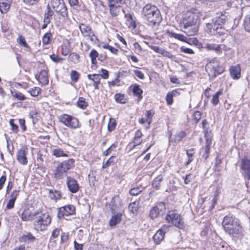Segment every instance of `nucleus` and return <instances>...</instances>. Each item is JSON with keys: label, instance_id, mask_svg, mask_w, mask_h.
I'll use <instances>...</instances> for the list:
<instances>
[{"label": "nucleus", "instance_id": "obj_3", "mask_svg": "<svg viewBox=\"0 0 250 250\" xmlns=\"http://www.w3.org/2000/svg\"><path fill=\"white\" fill-rule=\"evenodd\" d=\"M142 14L143 18L152 25L160 23L162 19L159 9L150 4H147L143 8Z\"/></svg>", "mask_w": 250, "mask_h": 250}, {"label": "nucleus", "instance_id": "obj_47", "mask_svg": "<svg viewBox=\"0 0 250 250\" xmlns=\"http://www.w3.org/2000/svg\"><path fill=\"white\" fill-rule=\"evenodd\" d=\"M41 91V89L38 87H35L33 88H31L29 90V93L33 97H36L38 96Z\"/></svg>", "mask_w": 250, "mask_h": 250}, {"label": "nucleus", "instance_id": "obj_44", "mask_svg": "<svg viewBox=\"0 0 250 250\" xmlns=\"http://www.w3.org/2000/svg\"><path fill=\"white\" fill-rule=\"evenodd\" d=\"M117 125L116 121L114 119L110 118L108 124V130L109 131H112L115 129Z\"/></svg>", "mask_w": 250, "mask_h": 250}, {"label": "nucleus", "instance_id": "obj_38", "mask_svg": "<svg viewBox=\"0 0 250 250\" xmlns=\"http://www.w3.org/2000/svg\"><path fill=\"white\" fill-rule=\"evenodd\" d=\"M98 52L95 49H92L90 52L89 56L91 58L92 64H95L96 63V58L98 56Z\"/></svg>", "mask_w": 250, "mask_h": 250}, {"label": "nucleus", "instance_id": "obj_36", "mask_svg": "<svg viewBox=\"0 0 250 250\" xmlns=\"http://www.w3.org/2000/svg\"><path fill=\"white\" fill-rule=\"evenodd\" d=\"M163 181V177L161 175L158 176L152 182V186L156 189H159L161 186V183Z\"/></svg>", "mask_w": 250, "mask_h": 250}, {"label": "nucleus", "instance_id": "obj_12", "mask_svg": "<svg viewBox=\"0 0 250 250\" xmlns=\"http://www.w3.org/2000/svg\"><path fill=\"white\" fill-rule=\"evenodd\" d=\"M75 208L74 206L68 205L58 209L57 216L59 219L63 216H68L73 214L75 212Z\"/></svg>", "mask_w": 250, "mask_h": 250}, {"label": "nucleus", "instance_id": "obj_63", "mask_svg": "<svg viewBox=\"0 0 250 250\" xmlns=\"http://www.w3.org/2000/svg\"><path fill=\"white\" fill-rule=\"evenodd\" d=\"M150 48L153 50L155 52L162 54V52L164 49L160 48L159 46L151 45Z\"/></svg>", "mask_w": 250, "mask_h": 250}, {"label": "nucleus", "instance_id": "obj_30", "mask_svg": "<svg viewBox=\"0 0 250 250\" xmlns=\"http://www.w3.org/2000/svg\"><path fill=\"white\" fill-rule=\"evenodd\" d=\"M52 154L56 157L67 156L66 153L64 152L63 150L60 148H54L52 151Z\"/></svg>", "mask_w": 250, "mask_h": 250}, {"label": "nucleus", "instance_id": "obj_34", "mask_svg": "<svg viewBox=\"0 0 250 250\" xmlns=\"http://www.w3.org/2000/svg\"><path fill=\"white\" fill-rule=\"evenodd\" d=\"M49 198L52 200H57L61 197V193L60 191L55 190H50L49 194Z\"/></svg>", "mask_w": 250, "mask_h": 250}, {"label": "nucleus", "instance_id": "obj_45", "mask_svg": "<svg viewBox=\"0 0 250 250\" xmlns=\"http://www.w3.org/2000/svg\"><path fill=\"white\" fill-rule=\"evenodd\" d=\"M12 94L13 97L18 100L23 101L26 99V97L24 96V95L20 92L15 91L14 92H12Z\"/></svg>", "mask_w": 250, "mask_h": 250}, {"label": "nucleus", "instance_id": "obj_49", "mask_svg": "<svg viewBox=\"0 0 250 250\" xmlns=\"http://www.w3.org/2000/svg\"><path fill=\"white\" fill-rule=\"evenodd\" d=\"M115 158V156H111L108 160H107L105 163H104L102 166V168L104 169L108 167L109 166H110L112 164L114 163V161H113V159Z\"/></svg>", "mask_w": 250, "mask_h": 250}, {"label": "nucleus", "instance_id": "obj_5", "mask_svg": "<svg viewBox=\"0 0 250 250\" xmlns=\"http://www.w3.org/2000/svg\"><path fill=\"white\" fill-rule=\"evenodd\" d=\"M199 12L196 9L189 10L184 15L183 20L180 24H186L187 26L194 24H199Z\"/></svg>", "mask_w": 250, "mask_h": 250}, {"label": "nucleus", "instance_id": "obj_15", "mask_svg": "<svg viewBox=\"0 0 250 250\" xmlns=\"http://www.w3.org/2000/svg\"><path fill=\"white\" fill-rule=\"evenodd\" d=\"M66 184L69 190L71 192L75 193L79 191L80 188L79 184L77 181L73 177L67 176Z\"/></svg>", "mask_w": 250, "mask_h": 250}, {"label": "nucleus", "instance_id": "obj_40", "mask_svg": "<svg viewBox=\"0 0 250 250\" xmlns=\"http://www.w3.org/2000/svg\"><path fill=\"white\" fill-rule=\"evenodd\" d=\"M244 22L245 30L250 33V15H247L245 17Z\"/></svg>", "mask_w": 250, "mask_h": 250}, {"label": "nucleus", "instance_id": "obj_2", "mask_svg": "<svg viewBox=\"0 0 250 250\" xmlns=\"http://www.w3.org/2000/svg\"><path fill=\"white\" fill-rule=\"evenodd\" d=\"M222 224L225 232L231 237L241 238L245 235L244 229L240 220L232 214L226 215Z\"/></svg>", "mask_w": 250, "mask_h": 250}, {"label": "nucleus", "instance_id": "obj_59", "mask_svg": "<svg viewBox=\"0 0 250 250\" xmlns=\"http://www.w3.org/2000/svg\"><path fill=\"white\" fill-rule=\"evenodd\" d=\"M15 201L13 199H10L6 205V208L7 209H10L14 208Z\"/></svg>", "mask_w": 250, "mask_h": 250}, {"label": "nucleus", "instance_id": "obj_55", "mask_svg": "<svg viewBox=\"0 0 250 250\" xmlns=\"http://www.w3.org/2000/svg\"><path fill=\"white\" fill-rule=\"evenodd\" d=\"M162 55H163L164 57H167L169 59H171V60H173L174 59H175V56L171 54L169 52L165 50V49H163V52H162Z\"/></svg>", "mask_w": 250, "mask_h": 250}, {"label": "nucleus", "instance_id": "obj_29", "mask_svg": "<svg viewBox=\"0 0 250 250\" xmlns=\"http://www.w3.org/2000/svg\"><path fill=\"white\" fill-rule=\"evenodd\" d=\"M88 78L93 82V86L95 89H98V84L100 83V76L98 74L88 75Z\"/></svg>", "mask_w": 250, "mask_h": 250}, {"label": "nucleus", "instance_id": "obj_53", "mask_svg": "<svg viewBox=\"0 0 250 250\" xmlns=\"http://www.w3.org/2000/svg\"><path fill=\"white\" fill-rule=\"evenodd\" d=\"M193 116L195 123L197 124L201 118V113L200 111H196L194 112Z\"/></svg>", "mask_w": 250, "mask_h": 250}, {"label": "nucleus", "instance_id": "obj_33", "mask_svg": "<svg viewBox=\"0 0 250 250\" xmlns=\"http://www.w3.org/2000/svg\"><path fill=\"white\" fill-rule=\"evenodd\" d=\"M178 92L176 90H172L167 95L166 100L167 104L171 105L173 103V97L176 96Z\"/></svg>", "mask_w": 250, "mask_h": 250}, {"label": "nucleus", "instance_id": "obj_39", "mask_svg": "<svg viewBox=\"0 0 250 250\" xmlns=\"http://www.w3.org/2000/svg\"><path fill=\"white\" fill-rule=\"evenodd\" d=\"M143 189L144 188L142 187H137L135 188H133L130 189L129 193L132 196H136L140 193L142 191Z\"/></svg>", "mask_w": 250, "mask_h": 250}, {"label": "nucleus", "instance_id": "obj_26", "mask_svg": "<svg viewBox=\"0 0 250 250\" xmlns=\"http://www.w3.org/2000/svg\"><path fill=\"white\" fill-rule=\"evenodd\" d=\"M167 33L170 37L174 38L182 42H188V38L182 34H177L169 31L167 32Z\"/></svg>", "mask_w": 250, "mask_h": 250}, {"label": "nucleus", "instance_id": "obj_64", "mask_svg": "<svg viewBox=\"0 0 250 250\" xmlns=\"http://www.w3.org/2000/svg\"><path fill=\"white\" fill-rule=\"evenodd\" d=\"M102 74H101V77L104 79H107L109 77L108 72L107 70L104 69H101Z\"/></svg>", "mask_w": 250, "mask_h": 250}, {"label": "nucleus", "instance_id": "obj_48", "mask_svg": "<svg viewBox=\"0 0 250 250\" xmlns=\"http://www.w3.org/2000/svg\"><path fill=\"white\" fill-rule=\"evenodd\" d=\"M52 34L50 33H47L44 34L42 39L43 44H47L49 43Z\"/></svg>", "mask_w": 250, "mask_h": 250}, {"label": "nucleus", "instance_id": "obj_28", "mask_svg": "<svg viewBox=\"0 0 250 250\" xmlns=\"http://www.w3.org/2000/svg\"><path fill=\"white\" fill-rule=\"evenodd\" d=\"M165 234L161 230H158L153 237L154 243L156 244H159L161 242L164 240Z\"/></svg>", "mask_w": 250, "mask_h": 250}, {"label": "nucleus", "instance_id": "obj_50", "mask_svg": "<svg viewBox=\"0 0 250 250\" xmlns=\"http://www.w3.org/2000/svg\"><path fill=\"white\" fill-rule=\"evenodd\" d=\"M50 58L52 61L56 63L62 62L63 60L62 58H60L59 56L55 54L51 55Z\"/></svg>", "mask_w": 250, "mask_h": 250}, {"label": "nucleus", "instance_id": "obj_27", "mask_svg": "<svg viewBox=\"0 0 250 250\" xmlns=\"http://www.w3.org/2000/svg\"><path fill=\"white\" fill-rule=\"evenodd\" d=\"M132 92L134 95L137 96L138 98V101L141 100L143 98L142 94L143 92V90L140 88L138 84H135L132 88Z\"/></svg>", "mask_w": 250, "mask_h": 250}, {"label": "nucleus", "instance_id": "obj_37", "mask_svg": "<svg viewBox=\"0 0 250 250\" xmlns=\"http://www.w3.org/2000/svg\"><path fill=\"white\" fill-rule=\"evenodd\" d=\"M77 105L80 108L84 109L88 106V104L85 102V99L84 98L80 97L77 102Z\"/></svg>", "mask_w": 250, "mask_h": 250}, {"label": "nucleus", "instance_id": "obj_52", "mask_svg": "<svg viewBox=\"0 0 250 250\" xmlns=\"http://www.w3.org/2000/svg\"><path fill=\"white\" fill-rule=\"evenodd\" d=\"M146 116L147 117V119H146V121L148 123V126H149L152 120V117L154 115V113L152 112L151 110L146 111Z\"/></svg>", "mask_w": 250, "mask_h": 250}, {"label": "nucleus", "instance_id": "obj_24", "mask_svg": "<svg viewBox=\"0 0 250 250\" xmlns=\"http://www.w3.org/2000/svg\"><path fill=\"white\" fill-rule=\"evenodd\" d=\"M222 45L216 43H207L205 48L209 51H214L216 53L220 54L222 53Z\"/></svg>", "mask_w": 250, "mask_h": 250}, {"label": "nucleus", "instance_id": "obj_60", "mask_svg": "<svg viewBox=\"0 0 250 250\" xmlns=\"http://www.w3.org/2000/svg\"><path fill=\"white\" fill-rule=\"evenodd\" d=\"M19 190H14L11 194L10 199L16 201L17 197L19 195Z\"/></svg>", "mask_w": 250, "mask_h": 250}, {"label": "nucleus", "instance_id": "obj_19", "mask_svg": "<svg viewBox=\"0 0 250 250\" xmlns=\"http://www.w3.org/2000/svg\"><path fill=\"white\" fill-rule=\"evenodd\" d=\"M36 79L42 85H46L48 84L49 79L48 77L47 72L44 70H42L39 74L35 75Z\"/></svg>", "mask_w": 250, "mask_h": 250}, {"label": "nucleus", "instance_id": "obj_25", "mask_svg": "<svg viewBox=\"0 0 250 250\" xmlns=\"http://www.w3.org/2000/svg\"><path fill=\"white\" fill-rule=\"evenodd\" d=\"M56 13H59L62 17L65 18L68 16V11L64 1H62L61 5L54 10Z\"/></svg>", "mask_w": 250, "mask_h": 250}, {"label": "nucleus", "instance_id": "obj_20", "mask_svg": "<svg viewBox=\"0 0 250 250\" xmlns=\"http://www.w3.org/2000/svg\"><path fill=\"white\" fill-rule=\"evenodd\" d=\"M231 77L234 80H237L241 77V67L239 64L231 66L229 68Z\"/></svg>", "mask_w": 250, "mask_h": 250}, {"label": "nucleus", "instance_id": "obj_22", "mask_svg": "<svg viewBox=\"0 0 250 250\" xmlns=\"http://www.w3.org/2000/svg\"><path fill=\"white\" fill-rule=\"evenodd\" d=\"M115 214L113 215L110 218L109 221V225L110 227H114L120 223L122 220V217L123 216V214L122 212H118L117 214L114 213Z\"/></svg>", "mask_w": 250, "mask_h": 250}, {"label": "nucleus", "instance_id": "obj_1", "mask_svg": "<svg viewBox=\"0 0 250 250\" xmlns=\"http://www.w3.org/2000/svg\"><path fill=\"white\" fill-rule=\"evenodd\" d=\"M234 18L225 11L215 13L211 20L206 23V26L209 33L211 35L223 34L222 25L229 29L232 28Z\"/></svg>", "mask_w": 250, "mask_h": 250}, {"label": "nucleus", "instance_id": "obj_23", "mask_svg": "<svg viewBox=\"0 0 250 250\" xmlns=\"http://www.w3.org/2000/svg\"><path fill=\"white\" fill-rule=\"evenodd\" d=\"M11 0H0V11L2 14L7 12L10 8Z\"/></svg>", "mask_w": 250, "mask_h": 250}, {"label": "nucleus", "instance_id": "obj_58", "mask_svg": "<svg viewBox=\"0 0 250 250\" xmlns=\"http://www.w3.org/2000/svg\"><path fill=\"white\" fill-rule=\"evenodd\" d=\"M10 124L11 126V129L12 131L15 133H17L18 131V126L14 123V120L11 119L10 120Z\"/></svg>", "mask_w": 250, "mask_h": 250}, {"label": "nucleus", "instance_id": "obj_43", "mask_svg": "<svg viewBox=\"0 0 250 250\" xmlns=\"http://www.w3.org/2000/svg\"><path fill=\"white\" fill-rule=\"evenodd\" d=\"M138 209V204L136 202H134L129 204L128 206V209L132 213H135L137 212Z\"/></svg>", "mask_w": 250, "mask_h": 250}, {"label": "nucleus", "instance_id": "obj_8", "mask_svg": "<svg viewBox=\"0 0 250 250\" xmlns=\"http://www.w3.org/2000/svg\"><path fill=\"white\" fill-rule=\"evenodd\" d=\"M59 121L64 125L72 129L80 127L78 119L73 116L66 114H63L59 117Z\"/></svg>", "mask_w": 250, "mask_h": 250}, {"label": "nucleus", "instance_id": "obj_9", "mask_svg": "<svg viewBox=\"0 0 250 250\" xmlns=\"http://www.w3.org/2000/svg\"><path fill=\"white\" fill-rule=\"evenodd\" d=\"M51 222V219L48 214H42L35 221L34 228L37 231H43L46 229Z\"/></svg>", "mask_w": 250, "mask_h": 250}, {"label": "nucleus", "instance_id": "obj_56", "mask_svg": "<svg viewBox=\"0 0 250 250\" xmlns=\"http://www.w3.org/2000/svg\"><path fill=\"white\" fill-rule=\"evenodd\" d=\"M194 179V176L191 174H187L185 178L184 183L188 184Z\"/></svg>", "mask_w": 250, "mask_h": 250}, {"label": "nucleus", "instance_id": "obj_14", "mask_svg": "<svg viewBox=\"0 0 250 250\" xmlns=\"http://www.w3.org/2000/svg\"><path fill=\"white\" fill-rule=\"evenodd\" d=\"M199 24H190L186 25V24H180L182 31L184 32L188 36H192L195 35L198 31Z\"/></svg>", "mask_w": 250, "mask_h": 250}, {"label": "nucleus", "instance_id": "obj_10", "mask_svg": "<svg viewBox=\"0 0 250 250\" xmlns=\"http://www.w3.org/2000/svg\"><path fill=\"white\" fill-rule=\"evenodd\" d=\"M166 211L165 203L159 202L156 204L150 211L149 216L152 219L157 218L158 216L163 215Z\"/></svg>", "mask_w": 250, "mask_h": 250}, {"label": "nucleus", "instance_id": "obj_18", "mask_svg": "<svg viewBox=\"0 0 250 250\" xmlns=\"http://www.w3.org/2000/svg\"><path fill=\"white\" fill-rule=\"evenodd\" d=\"M205 132V138L206 139V144L205 146V153L203 155V157L207 159L208 157L212 140L208 131L206 130Z\"/></svg>", "mask_w": 250, "mask_h": 250}, {"label": "nucleus", "instance_id": "obj_7", "mask_svg": "<svg viewBox=\"0 0 250 250\" xmlns=\"http://www.w3.org/2000/svg\"><path fill=\"white\" fill-rule=\"evenodd\" d=\"M206 69L209 76L212 79L222 74L224 71V68L220 66L219 61L216 59H213L207 64Z\"/></svg>", "mask_w": 250, "mask_h": 250}, {"label": "nucleus", "instance_id": "obj_11", "mask_svg": "<svg viewBox=\"0 0 250 250\" xmlns=\"http://www.w3.org/2000/svg\"><path fill=\"white\" fill-rule=\"evenodd\" d=\"M122 205V201L119 195H116L112 197L108 204L109 208L112 213H116L119 211Z\"/></svg>", "mask_w": 250, "mask_h": 250}, {"label": "nucleus", "instance_id": "obj_41", "mask_svg": "<svg viewBox=\"0 0 250 250\" xmlns=\"http://www.w3.org/2000/svg\"><path fill=\"white\" fill-rule=\"evenodd\" d=\"M222 94V92L221 90L217 91L212 97L211 100V103L214 105H216L219 103V96Z\"/></svg>", "mask_w": 250, "mask_h": 250}, {"label": "nucleus", "instance_id": "obj_62", "mask_svg": "<svg viewBox=\"0 0 250 250\" xmlns=\"http://www.w3.org/2000/svg\"><path fill=\"white\" fill-rule=\"evenodd\" d=\"M134 74L136 77H137L140 79H144V74L140 70H135L134 71Z\"/></svg>", "mask_w": 250, "mask_h": 250}, {"label": "nucleus", "instance_id": "obj_61", "mask_svg": "<svg viewBox=\"0 0 250 250\" xmlns=\"http://www.w3.org/2000/svg\"><path fill=\"white\" fill-rule=\"evenodd\" d=\"M23 239L24 241H26L27 240H30L31 241H34L36 239V238L32 235L31 233H28L26 235L23 236Z\"/></svg>", "mask_w": 250, "mask_h": 250}, {"label": "nucleus", "instance_id": "obj_32", "mask_svg": "<svg viewBox=\"0 0 250 250\" xmlns=\"http://www.w3.org/2000/svg\"><path fill=\"white\" fill-rule=\"evenodd\" d=\"M186 133L185 131H181L176 134L174 138L171 139V142L174 141L175 143H177L180 142L182 139L186 136Z\"/></svg>", "mask_w": 250, "mask_h": 250}, {"label": "nucleus", "instance_id": "obj_13", "mask_svg": "<svg viewBox=\"0 0 250 250\" xmlns=\"http://www.w3.org/2000/svg\"><path fill=\"white\" fill-rule=\"evenodd\" d=\"M28 153V148L26 146H22L18 150L17 154L18 161L21 165H26L28 163L26 155Z\"/></svg>", "mask_w": 250, "mask_h": 250}, {"label": "nucleus", "instance_id": "obj_21", "mask_svg": "<svg viewBox=\"0 0 250 250\" xmlns=\"http://www.w3.org/2000/svg\"><path fill=\"white\" fill-rule=\"evenodd\" d=\"M39 214L38 212L36 211L34 213H31L30 210L28 209H24L21 217L23 221H29L34 219V217Z\"/></svg>", "mask_w": 250, "mask_h": 250}, {"label": "nucleus", "instance_id": "obj_42", "mask_svg": "<svg viewBox=\"0 0 250 250\" xmlns=\"http://www.w3.org/2000/svg\"><path fill=\"white\" fill-rule=\"evenodd\" d=\"M115 99L117 102L121 104H125L126 102L125 99V96L123 94H116L115 95Z\"/></svg>", "mask_w": 250, "mask_h": 250}, {"label": "nucleus", "instance_id": "obj_46", "mask_svg": "<svg viewBox=\"0 0 250 250\" xmlns=\"http://www.w3.org/2000/svg\"><path fill=\"white\" fill-rule=\"evenodd\" d=\"M17 42L19 44H20L21 46H22L25 48H28L29 46L28 45L25 38L22 35H19V38L17 39Z\"/></svg>", "mask_w": 250, "mask_h": 250}, {"label": "nucleus", "instance_id": "obj_17", "mask_svg": "<svg viewBox=\"0 0 250 250\" xmlns=\"http://www.w3.org/2000/svg\"><path fill=\"white\" fill-rule=\"evenodd\" d=\"M79 28L81 33L84 37H88L91 41H94L93 37H95L94 34L89 26L84 24H81L79 26Z\"/></svg>", "mask_w": 250, "mask_h": 250}, {"label": "nucleus", "instance_id": "obj_16", "mask_svg": "<svg viewBox=\"0 0 250 250\" xmlns=\"http://www.w3.org/2000/svg\"><path fill=\"white\" fill-rule=\"evenodd\" d=\"M241 168L243 170L246 176L250 180V158L245 156L241 160Z\"/></svg>", "mask_w": 250, "mask_h": 250}, {"label": "nucleus", "instance_id": "obj_35", "mask_svg": "<svg viewBox=\"0 0 250 250\" xmlns=\"http://www.w3.org/2000/svg\"><path fill=\"white\" fill-rule=\"evenodd\" d=\"M68 59L74 63H77L80 62V56L75 52L69 54Z\"/></svg>", "mask_w": 250, "mask_h": 250}, {"label": "nucleus", "instance_id": "obj_4", "mask_svg": "<svg viewBox=\"0 0 250 250\" xmlns=\"http://www.w3.org/2000/svg\"><path fill=\"white\" fill-rule=\"evenodd\" d=\"M74 160L69 159L57 164L54 170V177L57 180H61L66 176L68 171L74 166Z\"/></svg>", "mask_w": 250, "mask_h": 250}, {"label": "nucleus", "instance_id": "obj_54", "mask_svg": "<svg viewBox=\"0 0 250 250\" xmlns=\"http://www.w3.org/2000/svg\"><path fill=\"white\" fill-rule=\"evenodd\" d=\"M62 1H64L63 0H52L51 2V5L54 10L59 7L61 5Z\"/></svg>", "mask_w": 250, "mask_h": 250}, {"label": "nucleus", "instance_id": "obj_31", "mask_svg": "<svg viewBox=\"0 0 250 250\" xmlns=\"http://www.w3.org/2000/svg\"><path fill=\"white\" fill-rule=\"evenodd\" d=\"M121 7V6L119 5L109 6L111 15L113 17H116L118 15L120 11Z\"/></svg>", "mask_w": 250, "mask_h": 250}, {"label": "nucleus", "instance_id": "obj_6", "mask_svg": "<svg viewBox=\"0 0 250 250\" xmlns=\"http://www.w3.org/2000/svg\"><path fill=\"white\" fill-rule=\"evenodd\" d=\"M166 220L174 226L183 229L185 228V223L181 215L173 210L167 212L166 216Z\"/></svg>", "mask_w": 250, "mask_h": 250}, {"label": "nucleus", "instance_id": "obj_57", "mask_svg": "<svg viewBox=\"0 0 250 250\" xmlns=\"http://www.w3.org/2000/svg\"><path fill=\"white\" fill-rule=\"evenodd\" d=\"M181 50L182 52L188 54H192L194 53L193 51L191 49L185 46H182L181 47Z\"/></svg>", "mask_w": 250, "mask_h": 250}, {"label": "nucleus", "instance_id": "obj_51", "mask_svg": "<svg viewBox=\"0 0 250 250\" xmlns=\"http://www.w3.org/2000/svg\"><path fill=\"white\" fill-rule=\"evenodd\" d=\"M79 78V73L75 70H72L71 72V79L73 82H76Z\"/></svg>", "mask_w": 250, "mask_h": 250}]
</instances>
